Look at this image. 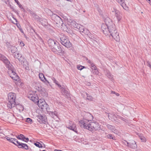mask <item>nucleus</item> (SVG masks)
<instances>
[{"mask_svg":"<svg viewBox=\"0 0 151 151\" xmlns=\"http://www.w3.org/2000/svg\"><path fill=\"white\" fill-rule=\"evenodd\" d=\"M56 0V1H59V0Z\"/></svg>","mask_w":151,"mask_h":151,"instance_id":"nucleus-61","label":"nucleus"},{"mask_svg":"<svg viewBox=\"0 0 151 151\" xmlns=\"http://www.w3.org/2000/svg\"><path fill=\"white\" fill-rule=\"evenodd\" d=\"M19 42V45L20 46L23 47V46H24V44L23 43V42H22V41H21L20 42Z\"/></svg>","mask_w":151,"mask_h":151,"instance_id":"nucleus-44","label":"nucleus"},{"mask_svg":"<svg viewBox=\"0 0 151 151\" xmlns=\"http://www.w3.org/2000/svg\"><path fill=\"white\" fill-rule=\"evenodd\" d=\"M16 141L15 140V139L12 138L11 139V140L10 141V142L12 143L15 145V144L16 143V142H14V141Z\"/></svg>","mask_w":151,"mask_h":151,"instance_id":"nucleus-45","label":"nucleus"},{"mask_svg":"<svg viewBox=\"0 0 151 151\" xmlns=\"http://www.w3.org/2000/svg\"><path fill=\"white\" fill-rule=\"evenodd\" d=\"M147 63V66L150 68L151 67V62L149 61H148Z\"/></svg>","mask_w":151,"mask_h":151,"instance_id":"nucleus-50","label":"nucleus"},{"mask_svg":"<svg viewBox=\"0 0 151 151\" xmlns=\"http://www.w3.org/2000/svg\"><path fill=\"white\" fill-rule=\"evenodd\" d=\"M39 76V78L42 82L47 84L49 83L48 81L46 79L44 75L42 73H40Z\"/></svg>","mask_w":151,"mask_h":151,"instance_id":"nucleus-13","label":"nucleus"},{"mask_svg":"<svg viewBox=\"0 0 151 151\" xmlns=\"http://www.w3.org/2000/svg\"><path fill=\"white\" fill-rule=\"evenodd\" d=\"M119 11L117 10L115 8H114L113 9H112L111 12L112 13H114L115 14L118 12Z\"/></svg>","mask_w":151,"mask_h":151,"instance_id":"nucleus-34","label":"nucleus"},{"mask_svg":"<svg viewBox=\"0 0 151 151\" xmlns=\"http://www.w3.org/2000/svg\"><path fill=\"white\" fill-rule=\"evenodd\" d=\"M150 5L151 6V2L150 4Z\"/></svg>","mask_w":151,"mask_h":151,"instance_id":"nucleus-62","label":"nucleus"},{"mask_svg":"<svg viewBox=\"0 0 151 151\" xmlns=\"http://www.w3.org/2000/svg\"><path fill=\"white\" fill-rule=\"evenodd\" d=\"M107 77L110 79H112L113 78V76L109 72H107L106 74Z\"/></svg>","mask_w":151,"mask_h":151,"instance_id":"nucleus-30","label":"nucleus"},{"mask_svg":"<svg viewBox=\"0 0 151 151\" xmlns=\"http://www.w3.org/2000/svg\"><path fill=\"white\" fill-rule=\"evenodd\" d=\"M110 35L116 41L118 42L119 40V34L116 31V32H114L111 33Z\"/></svg>","mask_w":151,"mask_h":151,"instance_id":"nucleus-12","label":"nucleus"},{"mask_svg":"<svg viewBox=\"0 0 151 151\" xmlns=\"http://www.w3.org/2000/svg\"><path fill=\"white\" fill-rule=\"evenodd\" d=\"M52 79L53 81V82L57 85L59 87H61V85L58 83V82L54 78H52Z\"/></svg>","mask_w":151,"mask_h":151,"instance_id":"nucleus-27","label":"nucleus"},{"mask_svg":"<svg viewBox=\"0 0 151 151\" xmlns=\"http://www.w3.org/2000/svg\"><path fill=\"white\" fill-rule=\"evenodd\" d=\"M57 42V41H55L52 39H49L47 41L48 45L51 49L55 44L56 42Z\"/></svg>","mask_w":151,"mask_h":151,"instance_id":"nucleus-17","label":"nucleus"},{"mask_svg":"<svg viewBox=\"0 0 151 151\" xmlns=\"http://www.w3.org/2000/svg\"><path fill=\"white\" fill-rule=\"evenodd\" d=\"M106 126L107 128L111 132L116 134H119L118 131L115 128L114 126L109 124H107Z\"/></svg>","mask_w":151,"mask_h":151,"instance_id":"nucleus-11","label":"nucleus"},{"mask_svg":"<svg viewBox=\"0 0 151 151\" xmlns=\"http://www.w3.org/2000/svg\"><path fill=\"white\" fill-rule=\"evenodd\" d=\"M1 129H0V133L2 134L1 133Z\"/></svg>","mask_w":151,"mask_h":151,"instance_id":"nucleus-60","label":"nucleus"},{"mask_svg":"<svg viewBox=\"0 0 151 151\" xmlns=\"http://www.w3.org/2000/svg\"><path fill=\"white\" fill-rule=\"evenodd\" d=\"M93 116L89 113H86L84 115V118L86 119L83 120H87V121H89V122H91V119H93Z\"/></svg>","mask_w":151,"mask_h":151,"instance_id":"nucleus-15","label":"nucleus"},{"mask_svg":"<svg viewBox=\"0 0 151 151\" xmlns=\"http://www.w3.org/2000/svg\"><path fill=\"white\" fill-rule=\"evenodd\" d=\"M46 108L43 109V110H46L47 112L49 113L50 111V108L49 106L47 104V106H46Z\"/></svg>","mask_w":151,"mask_h":151,"instance_id":"nucleus-36","label":"nucleus"},{"mask_svg":"<svg viewBox=\"0 0 151 151\" xmlns=\"http://www.w3.org/2000/svg\"><path fill=\"white\" fill-rule=\"evenodd\" d=\"M115 94L116 95V96H119V93H116Z\"/></svg>","mask_w":151,"mask_h":151,"instance_id":"nucleus-57","label":"nucleus"},{"mask_svg":"<svg viewBox=\"0 0 151 151\" xmlns=\"http://www.w3.org/2000/svg\"><path fill=\"white\" fill-rule=\"evenodd\" d=\"M139 136L142 142H145L146 141V140L145 138L142 134H140Z\"/></svg>","mask_w":151,"mask_h":151,"instance_id":"nucleus-26","label":"nucleus"},{"mask_svg":"<svg viewBox=\"0 0 151 151\" xmlns=\"http://www.w3.org/2000/svg\"><path fill=\"white\" fill-rule=\"evenodd\" d=\"M123 7L124 9L127 10L128 7L126 6V4L125 3L124 0H116Z\"/></svg>","mask_w":151,"mask_h":151,"instance_id":"nucleus-16","label":"nucleus"},{"mask_svg":"<svg viewBox=\"0 0 151 151\" xmlns=\"http://www.w3.org/2000/svg\"><path fill=\"white\" fill-rule=\"evenodd\" d=\"M11 52L12 53H15L17 51V48L14 46H12L10 47Z\"/></svg>","mask_w":151,"mask_h":151,"instance_id":"nucleus-24","label":"nucleus"},{"mask_svg":"<svg viewBox=\"0 0 151 151\" xmlns=\"http://www.w3.org/2000/svg\"><path fill=\"white\" fill-rule=\"evenodd\" d=\"M22 140L23 141H25V139H26V138L25 137V136L23 135V137H22Z\"/></svg>","mask_w":151,"mask_h":151,"instance_id":"nucleus-53","label":"nucleus"},{"mask_svg":"<svg viewBox=\"0 0 151 151\" xmlns=\"http://www.w3.org/2000/svg\"><path fill=\"white\" fill-rule=\"evenodd\" d=\"M19 148H22L26 150L28 149V145L26 144H24L22 143H21L19 145Z\"/></svg>","mask_w":151,"mask_h":151,"instance_id":"nucleus-21","label":"nucleus"},{"mask_svg":"<svg viewBox=\"0 0 151 151\" xmlns=\"http://www.w3.org/2000/svg\"><path fill=\"white\" fill-rule=\"evenodd\" d=\"M37 120L40 123L42 122L45 124L46 122V120L45 117L41 115H39L37 116Z\"/></svg>","mask_w":151,"mask_h":151,"instance_id":"nucleus-14","label":"nucleus"},{"mask_svg":"<svg viewBox=\"0 0 151 151\" xmlns=\"http://www.w3.org/2000/svg\"><path fill=\"white\" fill-rule=\"evenodd\" d=\"M23 137V135L22 134H20V135H18V136L17 137V138L19 139H22V137Z\"/></svg>","mask_w":151,"mask_h":151,"instance_id":"nucleus-40","label":"nucleus"},{"mask_svg":"<svg viewBox=\"0 0 151 151\" xmlns=\"http://www.w3.org/2000/svg\"><path fill=\"white\" fill-rule=\"evenodd\" d=\"M105 24H102L101 29L104 33L105 35H110L114 32H116V30L114 24L113 23L111 19L108 17H106L104 20Z\"/></svg>","mask_w":151,"mask_h":151,"instance_id":"nucleus-1","label":"nucleus"},{"mask_svg":"<svg viewBox=\"0 0 151 151\" xmlns=\"http://www.w3.org/2000/svg\"><path fill=\"white\" fill-rule=\"evenodd\" d=\"M81 127L88 129L90 131H93L100 129V125L96 122H89L87 120H82L79 121Z\"/></svg>","mask_w":151,"mask_h":151,"instance_id":"nucleus-3","label":"nucleus"},{"mask_svg":"<svg viewBox=\"0 0 151 151\" xmlns=\"http://www.w3.org/2000/svg\"><path fill=\"white\" fill-rule=\"evenodd\" d=\"M108 116L109 119L112 121H115L117 117L113 113H109L108 114Z\"/></svg>","mask_w":151,"mask_h":151,"instance_id":"nucleus-18","label":"nucleus"},{"mask_svg":"<svg viewBox=\"0 0 151 151\" xmlns=\"http://www.w3.org/2000/svg\"><path fill=\"white\" fill-rule=\"evenodd\" d=\"M52 17L56 22V24L60 25L63 24L62 19L59 16L55 14H53Z\"/></svg>","mask_w":151,"mask_h":151,"instance_id":"nucleus-7","label":"nucleus"},{"mask_svg":"<svg viewBox=\"0 0 151 151\" xmlns=\"http://www.w3.org/2000/svg\"><path fill=\"white\" fill-rule=\"evenodd\" d=\"M37 103L39 107L43 110V109L46 108V106H47V104L43 99H40L38 101Z\"/></svg>","mask_w":151,"mask_h":151,"instance_id":"nucleus-8","label":"nucleus"},{"mask_svg":"<svg viewBox=\"0 0 151 151\" xmlns=\"http://www.w3.org/2000/svg\"><path fill=\"white\" fill-rule=\"evenodd\" d=\"M38 40H40L41 42H42V43L43 42V41L42 38L40 37H38Z\"/></svg>","mask_w":151,"mask_h":151,"instance_id":"nucleus-47","label":"nucleus"},{"mask_svg":"<svg viewBox=\"0 0 151 151\" xmlns=\"http://www.w3.org/2000/svg\"><path fill=\"white\" fill-rule=\"evenodd\" d=\"M26 122L28 123L31 124L32 122V119L30 118H27V119Z\"/></svg>","mask_w":151,"mask_h":151,"instance_id":"nucleus-42","label":"nucleus"},{"mask_svg":"<svg viewBox=\"0 0 151 151\" xmlns=\"http://www.w3.org/2000/svg\"><path fill=\"white\" fill-rule=\"evenodd\" d=\"M34 145L36 146L39 148H41L42 147V145L38 142H37L36 143H35Z\"/></svg>","mask_w":151,"mask_h":151,"instance_id":"nucleus-31","label":"nucleus"},{"mask_svg":"<svg viewBox=\"0 0 151 151\" xmlns=\"http://www.w3.org/2000/svg\"><path fill=\"white\" fill-rule=\"evenodd\" d=\"M29 139L28 138H26V139H25V141H24V142H27L29 141Z\"/></svg>","mask_w":151,"mask_h":151,"instance_id":"nucleus-54","label":"nucleus"},{"mask_svg":"<svg viewBox=\"0 0 151 151\" xmlns=\"http://www.w3.org/2000/svg\"><path fill=\"white\" fill-rule=\"evenodd\" d=\"M54 151H62L61 150H58L55 149L54 150Z\"/></svg>","mask_w":151,"mask_h":151,"instance_id":"nucleus-58","label":"nucleus"},{"mask_svg":"<svg viewBox=\"0 0 151 151\" xmlns=\"http://www.w3.org/2000/svg\"><path fill=\"white\" fill-rule=\"evenodd\" d=\"M91 65V68L93 70H93L94 69H95L97 68L96 66L93 63V64H92Z\"/></svg>","mask_w":151,"mask_h":151,"instance_id":"nucleus-35","label":"nucleus"},{"mask_svg":"<svg viewBox=\"0 0 151 151\" xmlns=\"http://www.w3.org/2000/svg\"><path fill=\"white\" fill-rule=\"evenodd\" d=\"M15 94L13 93H10L8 94V101L7 106L8 108L11 109L15 106Z\"/></svg>","mask_w":151,"mask_h":151,"instance_id":"nucleus-4","label":"nucleus"},{"mask_svg":"<svg viewBox=\"0 0 151 151\" xmlns=\"http://www.w3.org/2000/svg\"><path fill=\"white\" fill-rule=\"evenodd\" d=\"M94 71H93V72L95 74H98L99 73V71L97 69H94Z\"/></svg>","mask_w":151,"mask_h":151,"instance_id":"nucleus-43","label":"nucleus"},{"mask_svg":"<svg viewBox=\"0 0 151 151\" xmlns=\"http://www.w3.org/2000/svg\"><path fill=\"white\" fill-rule=\"evenodd\" d=\"M18 59L19 61V62L21 63V64L24 65V62L25 60L22 57H20V58Z\"/></svg>","mask_w":151,"mask_h":151,"instance_id":"nucleus-25","label":"nucleus"},{"mask_svg":"<svg viewBox=\"0 0 151 151\" xmlns=\"http://www.w3.org/2000/svg\"><path fill=\"white\" fill-rule=\"evenodd\" d=\"M49 114L53 118H55V116H57V112L56 111L54 112L51 111L50 112Z\"/></svg>","mask_w":151,"mask_h":151,"instance_id":"nucleus-22","label":"nucleus"},{"mask_svg":"<svg viewBox=\"0 0 151 151\" xmlns=\"http://www.w3.org/2000/svg\"><path fill=\"white\" fill-rule=\"evenodd\" d=\"M15 2L17 3V4L18 5L19 7L21 9H23L24 10V8L22 6V5L19 3V1L18 0H14Z\"/></svg>","mask_w":151,"mask_h":151,"instance_id":"nucleus-29","label":"nucleus"},{"mask_svg":"<svg viewBox=\"0 0 151 151\" xmlns=\"http://www.w3.org/2000/svg\"><path fill=\"white\" fill-rule=\"evenodd\" d=\"M111 93L113 94H115L116 93L114 91H112L111 92Z\"/></svg>","mask_w":151,"mask_h":151,"instance_id":"nucleus-56","label":"nucleus"},{"mask_svg":"<svg viewBox=\"0 0 151 151\" xmlns=\"http://www.w3.org/2000/svg\"><path fill=\"white\" fill-rule=\"evenodd\" d=\"M148 2L149 4H150L151 2V0H146Z\"/></svg>","mask_w":151,"mask_h":151,"instance_id":"nucleus-55","label":"nucleus"},{"mask_svg":"<svg viewBox=\"0 0 151 151\" xmlns=\"http://www.w3.org/2000/svg\"><path fill=\"white\" fill-rule=\"evenodd\" d=\"M22 57V55L19 53H17V55H14V57L15 58H17V59L19 58H20V57Z\"/></svg>","mask_w":151,"mask_h":151,"instance_id":"nucleus-33","label":"nucleus"},{"mask_svg":"<svg viewBox=\"0 0 151 151\" xmlns=\"http://www.w3.org/2000/svg\"><path fill=\"white\" fill-rule=\"evenodd\" d=\"M13 18L14 20H15V21H16V22H17V19H15V18H14V17H13Z\"/></svg>","mask_w":151,"mask_h":151,"instance_id":"nucleus-59","label":"nucleus"},{"mask_svg":"<svg viewBox=\"0 0 151 151\" xmlns=\"http://www.w3.org/2000/svg\"><path fill=\"white\" fill-rule=\"evenodd\" d=\"M69 129L75 131L76 130V127L75 124H73L71 126L67 127Z\"/></svg>","mask_w":151,"mask_h":151,"instance_id":"nucleus-23","label":"nucleus"},{"mask_svg":"<svg viewBox=\"0 0 151 151\" xmlns=\"http://www.w3.org/2000/svg\"><path fill=\"white\" fill-rule=\"evenodd\" d=\"M42 151H46L45 150H43Z\"/></svg>","mask_w":151,"mask_h":151,"instance_id":"nucleus-63","label":"nucleus"},{"mask_svg":"<svg viewBox=\"0 0 151 151\" xmlns=\"http://www.w3.org/2000/svg\"><path fill=\"white\" fill-rule=\"evenodd\" d=\"M0 60L3 62L8 69V73L10 77L14 80L17 81L19 77L15 72V69L9 60L6 57L1 54H0Z\"/></svg>","mask_w":151,"mask_h":151,"instance_id":"nucleus-2","label":"nucleus"},{"mask_svg":"<svg viewBox=\"0 0 151 151\" xmlns=\"http://www.w3.org/2000/svg\"><path fill=\"white\" fill-rule=\"evenodd\" d=\"M122 18V16L120 15L118 17H116V19L119 22L121 20Z\"/></svg>","mask_w":151,"mask_h":151,"instance_id":"nucleus-46","label":"nucleus"},{"mask_svg":"<svg viewBox=\"0 0 151 151\" xmlns=\"http://www.w3.org/2000/svg\"><path fill=\"white\" fill-rule=\"evenodd\" d=\"M61 44L67 48H70L72 46V43L70 42L68 37L63 34H61L60 37Z\"/></svg>","mask_w":151,"mask_h":151,"instance_id":"nucleus-5","label":"nucleus"},{"mask_svg":"<svg viewBox=\"0 0 151 151\" xmlns=\"http://www.w3.org/2000/svg\"><path fill=\"white\" fill-rule=\"evenodd\" d=\"M16 141H15L16 142V143L15 144V145L18 146L19 147V145L20 144L21 142H19L16 139H15Z\"/></svg>","mask_w":151,"mask_h":151,"instance_id":"nucleus-37","label":"nucleus"},{"mask_svg":"<svg viewBox=\"0 0 151 151\" xmlns=\"http://www.w3.org/2000/svg\"><path fill=\"white\" fill-rule=\"evenodd\" d=\"M107 137L108 138H110V139H114L115 137H112V134H108L107 135Z\"/></svg>","mask_w":151,"mask_h":151,"instance_id":"nucleus-38","label":"nucleus"},{"mask_svg":"<svg viewBox=\"0 0 151 151\" xmlns=\"http://www.w3.org/2000/svg\"><path fill=\"white\" fill-rule=\"evenodd\" d=\"M61 91L62 93H64V94L66 95L67 94L68 91L67 90L65 89L64 88H61Z\"/></svg>","mask_w":151,"mask_h":151,"instance_id":"nucleus-32","label":"nucleus"},{"mask_svg":"<svg viewBox=\"0 0 151 151\" xmlns=\"http://www.w3.org/2000/svg\"><path fill=\"white\" fill-rule=\"evenodd\" d=\"M51 48L52 52H58L59 54H63L64 52L60 47L59 43L57 42Z\"/></svg>","mask_w":151,"mask_h":151,"instance_id":"nucleus-6","label":"nucleus"},{"mask_svg":"<svg viewBox=\"0 0 151 151\" xmlns=\"http://www.w3.org/2000/svg\"><path fill=\"white\" fill-rule=\"evenodd\" d=\"M40 22L42 23V25L44 27H50V25L48 24L47 20L45 19L41 20Z\"/></svg>","mask_w":151,"mask_h":151,"instance_id":"nucleus-19","label":"nucleus"},{"mask_svg":"<svg viewBox=\"0 0 151 151\" xmlns=\"http://www.w3.org/2000/svg\"><path fill=\"white\" fill-rule=\"evenodd\" d=\"M86 58V60H88V59H87V58Z\"/></svg>","mask_w":151,"mask_h":151,"instance_id":"nucleus-64","label":"nucleus"},{"mask_svg":"<svg viewBox=\"0 0 151 151\" xmlns=\"http://www.w3.org/2000/svg\"><path fill=\"white\" fill-rule=\"evenodd\" d=\"M88 63L90 64L91 65L93 64V62L91 60H88Z\"/></svg>","mask_w":151,"mask_h":151,"instance_id":"nucleus-51","label":"nucleus"},{"mask_svg":"<svg viewBox=\"0 0 151 151\" xmlns=\"http://www.w3.org/2000/svg\"><path fill=\"white\" fill-rule=\"evenodd\" d=\"M120 15V12L119 11L118 13H116L115 14V16L116 17V18L118 17Z\"/></svg>","mask_w":151,"mask_h":151,"instance_id":"nucleus-49","label":"nucleus"},{"mask_svg":"<svg viewBox=\"0 0 151 151\" xmlns=\"http://www.w3.org/2000/svg\"><path fill=\"white\" fill-rule=\"evenodd\" d=\"M6 137V139L8 140H9V141H10V140H11V139L12 138H11V137Z\"/></svg>","mask_w":151,"mask_h":151,"instance_id":"nucleus-52","label":"nucleus"},{"mask_svg":"<svg viewBox=\"0 0 151 151\" xmlns=\"http://www.w3.org/2000/svg\"><path fill=\"white\" fill-rule=\"evenodd\" d=\"M28 98L35 103H37L38 99L37 94L35 92L34 93H30L28 95Z\"/></svg>","mask_w":151,"mask_h":151,"instance_id":"nucleus-9","label":"nucleus"},{"mask_svg":"<svg viewBox=\"0 0 151 151\" xmlns=\"http://www.w3.org/2000/svg\"><path fill=\"white\" fill-rule=\"evenodd\" d=\"M77 67L78 69L81 70L84 68V67H83L81 65H78L77 66Z\"/></svg>","mask_w":151,"mask_h":151,"instance_id":"nucleus-39","label":"nucleus"},{"mask_svg":"<svg viewBox=\"0 0 151 151\" xmlns=\"http://www.w3.org/2000/svg\"><path fill=\"white\" fill-rule=\"evenodd\" d=\"M119 118L122 121L125 122H127V121L126 119L122 117H120Z\"/></svg>","mask_w":151,"mask_h":151,"instance_id":"nucleus-48","label":"nucleus"},{"mask_svg":"<svg viewBox=\"0 0 151 151\" xmlns=\"http://www.w3.org/2000/svg\"><path fill=\"white\" fill-rule=\"evenodd\" d=\"M41 93L43 97L46 96L47 95V93L46 92H41Z\"/></svg>","mask_w":151,"mask_h":151,"instance_id":"nucleus-41","label":"nucleus"},{"mask_svg":"<svg viewBox=\"0 0 151 151\" xmlns=\"http://www.w3.org/2000/svg\"><path fill=\"white\" fill-rule=\"evenodd\" d=\"M78 25L76 26V27L77 28H78L79 29V30L80 32H82L85 33V30L84 29V27L82 25H81L80 24H77Z\"/></svg>","mask_w":151,"mask_h":151,"instance_id":"nucleus-20","label":"nucleus"},{"mask_svg":"<svg viewBox=\"0 0 151 151\" xmlns=\"http://www.w3.org/2000/svg\"><path fill=\"white\" fill-rule=\"evenodd\" d=\"M85 93L87 96V99L90 101L92 100L93 99V97L92 96L90 95L89 94H88L86 92Z\"/></svg>","mask_w":151,"mask_h":151,"instance_id":"nucleus-28","label":"nucleus"},{"mask_svg":"<svg viewBox=\"0 0 151 151\" xmlns=\"http://www.w3.org/2000/svg\"><path fill=\"white\" fill-rule=\"evenodd\" d=\"M125 141L127 143V146L130 148L134 150L137 148V146L136 143L134 141L132 140L129 142H128L126 141Z\"/></svg>","mask_w":151,"mask_h":151,"instance_id":"nucleus-10","label":"nucleus"}]
</instances>
